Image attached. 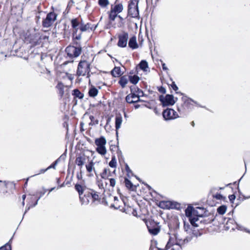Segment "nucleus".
I'll return each instance as SVG.
<instances>
[{
    "mask_svg": "<svg viewBox=\"0 0 250 250\" xmlns=\"http://www.w3.org/2000/svg\"><path fill=\"white\" fill-rule=\"evenodd\" d=\"M170 246H171L170 243L169 242H168L167 243V245H166V248H167V249H168V248H169L170 247Z\"/></svg>",
    "mask_w": 250,
    "mask_h": 250,
    "instance_id": "obj_57",
    "label": "nucleus"
},
{
    "mask_svg": "<svg viewBox=\"0 0 250 250\" xmlns=\"http://www.w3.org/2000/svg\"><path fill=\"white\" fill-rule=\"evenodd\" d=\"M136 97H137V95L135 93L131 92V95L129 94L126 96L125 100L126 102L129 104H133L142 101V100L139 98V97H138V99L136 100H132V99H134Z\"/></svg>",
    "mask_w": 250,
    "mask_h": 250,
    "instance_id": "obj_14",
    "label": "nucleus"
},
{
    "mask_svg": "<svg viewBox=\"0 0 250 250\" xmlns=\"http://www.w3.org/2000/svg\"><path fill=\"white\" fill-rule=\"evenodd\" d=\"M125 169L127 173V176H129V174L132 173L131 170L130 169L129 166L126 164L125 166Z\"/></svg>",
    "mask_w": 250,
    "mask_h": 250,
    "instance_id": "obj_46",
    "label": "nucleus"
},
{
    "mask_svg": "<svg viewBox=\"0 0 250 250\" xmlns=\"http://www.w3.org/2000/svg\"><path fill=\"white\" fill-rule=\"evenodd\" d=\"M180 94L181 95L183 96L181 98L182 101L183 102V104H181V107H177V110L179 112H184L185 109L184 106L188 108H189L190 107V105L192 104L191 102H193V103H194L200 107H204V106L200 105L197 102L185 95L183 93H180Z\"/></svg>",
    "mask_w": 250,
    "mask_h": 250,
    "instance_id": "obj_1",
    "label": "nucleus"
},
{
    "mask_svg": "<svg viewBox=\"0 0 250 250\" xmlns=\"http://www.w3.org/2000/svg\"><path fill=\"white\" fill-rule=\"evenodd\" d=\"M83 196L85 197V198H88L89 199L91 197L90 195V192L85 191Z\"/></svg>",
    "mask_w": 250,
    "mask_h": 250,
    "instance_id": "obj_50",
    "label": "nucleus"
},
{
    "mask_svg": "<svg viewBox=\"0 0 250 250\" xmlns=\"http://www.w3.org/2000/svg\"><path fill=\"white\" fill-rule=\"evenodd\" d=\"M86 161V156L84 154L80 155L76 157L75 163L81 168L84 165Z\"/></svg>",
    "mask_w": 250,
    "mask_h": 250,
    "instance_id": "obj_12",
    "label": "nucleus"
},
{
    "mask_svg": "<svg viewBox=\"0 0 250 250\" xmlns=\"http://www.w3.org/2000/svg\"><path fill=\"white\" fill-rule=\"evenodd\" d=\"M75 188L78 192L79 196H82L84 192L83 187L79 184H76L75 186Z\"/></svg>",
    "mask_w": 250,
    "mask_h": 250,
    "instance_id": "obj_30",
    "label": "nucleus"
},
{
    "mask_svg": "<svg viewBox=\"0 0 250 250\" xmlns=\"http://www.w3.org/2000/svg\"><path fill=\"white\" fill-rule=\"evenodd\" d=\"M159 91L160 92V93H162L163 94H165L166 93V89L163 87V86H161L160 87L159 89H158Z\"/></svg>",
    "mask_w": 250,
    "mask_h": 250,
    "instance_id": "obj_49",
    "label": "nucleus"
},
{
    "mask_svg": "<svg viewBox=\"0 0 250 250\" xmlns=\"http://www.w3.org/2000/svg\"><path fill=\"white\" fill-rule=\"evenodd\" d=\"M147 229L150 233L152 235H156L160 231L159 226L154 225L153 226H147Z\"/></svg>",
    "mask_w": 250,
    "mask_h": 250,
    "instance_id": "obj_19",
    "label": "nucleus"
},
{
    "mask_svg": "<svg viewBox=\"0 0 250 250\" xmlns=\"http://www.w3.org/2000/svg\"><path fill=\"white\" fill-rule=\"evenodd\" d=\"M77 32L73 31L72 34L73 38L74 40H80L81 39V34L77 35Z\"/></svg>",
    "mask_w": 250,
    "mask_h": 250,
    "instance_id": "obj_43",
    "label": "nucleus"
},
{
    "mask_svg": "<svg viewBox=\"0 0 250 250\" xmlns=\"http://www.w3.org/2000/svg\"><path fill=\"white\" fill-rule=\"evenodd\" d=\"M74 44L76 45L75 47H81L80 42L74 41Z\"/></svg>",
    "mask_w": 250,
    "mask_h": 250,
    "instance_id": "obj_53",
    "label": "nucleus"
},
{
    "mask_svg": "<svg viewBox=\"0 0 250 250\" xmlns=\"http://www.w3.org/2000/svg\"><path fill=\"white\" fill-rule=\"evenodd\" d=\"M64 186V183H62V185H60L58 187V188H61Z\"/></svg>",
    "mask_w": 250,
    "mask_h": 250,
    "instance_id": "obj_62",
    "label": "nucleus"
},
{
    "mask_svg": "<svg viewBox=\"0 0 250 250\" xmlns=\"http://www.w3.org/2000/svg\"><path fill=\"white\" fill-rule=\"evenodd\" d=\"M110 186L112 187H114L116 185V180L114 178H109Z\"/></svg>",
    "mask_w": 250,
    "mask_h": 250,
    "instance_id": "obj_45",
    "label": "nucleus"
},
{
    "mask_svg": "<svg viewBox=\"0 0 250 250\" xmlns=\"http://www.w3.org/2000/svg\"><path fill=\"white\" fill-rule=\"evenodd\" d=\"M0 250H11V246L8 244H6L4 246L0 248Z\"/></svg>",
    "mask_w": 250,
    "mask_h": 250,
    "instance_id": "obj_44",
    "label": "nucleus"
},
{
    "mask_svg": "<svg viewBox=\"0 0 250 250\" xmlns=\"http://www.w3.org/2000/svg\"><path fill=\"white\" fill-rule=\"evenodd\" d=\"M189 227V225H188L187 226H186V225L185 224L184 225V228L186 231L188 230V229Z\"/></svg>",
    "mask_w": 250,
    "mask_h": 250,
    "instance_id": "obj_58",
    "label": "nucleus"
},
{
    "mask_svg": "<svg viewBox=\"0 0 250 250\" xmlns=\"http://www.w3.org/2000/svg\"><path fill=\"white\" fill-rule=\"evenodd\" d=\"M57 15L54 12H49L46 16V17L44 19L42 22V25L43 27H49L56 20Z\"/></svg>",
    "mask_w": 250,
    "mask_h": 250,
    "instance_id": "obj_7",
    "label": "nucleus"
},
{
    "mask_svg": "<svg viewBox=\"0 0 250 250\" xmlns=\"http://www.w3.org/2000/svg\"><path fill=\"white\" fill-rule=\"evenodd\" d=\"M111 75L114 77H119L121 75V70L120 67H115L111 72Z\"/></svg>",
    "mask_w": 250,
    "mask_h": 250,
    "instance_id": "obj_24",
    "label": "nucleus"
},
{
    "mask_svg": "<svg viewBox=\"0 0 250 250\" xmlns=\"http://www.w3.org/2000/svg\"><path fill=\"white\" fill-rule=\"evenodd\" d=\"M109 166L111 167L115 168L117 166L116 159L115 156H112L111 160L109 163Z\"/></svg>",
    "mask_w": 250,
    "mask_h": 250,
    "instance_id": "obj_37",
    "label": "nucleus"
},
{
    "mask_svg": "<svg viewBox=\"0 0 250 250\" xmlns=\"http://www.w3.org/2000/svg\"><path fill=\"white\" fill-rule=\"evenodd\" d=\"M82 205H88L89 203V199L88 198H85L84 196H79Z\"/></svg>",
    "mask_w": 250,
    "mask_h": 250,
    "instance_id": "obj_38",
    "label": "nucleus"
},
{
    "mask_svg": "<svg viewBox=\"0 0 250 250\" xmlns=\"http://www.w3.org/2000/svg\"><path fill=\"white\" fill-rule=\"evenodd\" d=\"M189 220L190 221V224L194 227H198V225L196 223L197 221H198V218L197 217L195 216V215H192L191 217H189Z\"/></svg>",
    "mask_w": 250,
    "mask_h": 250,
    "instance_id": "obj_32",
    "label": "nucleus"
},
{
    "mask_svg": "<svg viewBox=\"0 0 250 250\" xmlns=\"http://www.w3.org/2000/svg\"><path fill=\"white\" fill-rule=\"evenodd\" d=\"M119 41L118 45L120 47H125L126 46L127 41L128 39V34L127 32H123L122 34L118 36Z\"/></svg>",
    "mask_w": 250,
    "mask_h": 250,
    "instance_id": "obj_10",
    "label": "nucleus"
},
{
    "mask_svg": "<svg viewBox=\"0 0 250 250\" xmlns=\"http://www.w3.org/2000/svg\"><path fill=\"white\" fill-rule=\"evenodd\" d=\"M38 200H36V202H35L34 204L32 205V207H35L38 204Z\"/></svg>",
    "mask_w": 250,
    "mask_h": 250,
    "instance_id": "obj_60",
    "label": "nucleus"
},
{
    "mask_svg": "<svg viewBox=\"0 0 250 250\" xmlns=\"http://www.w3.org/2000/svg\"><path fill=\"white\" fill-rule=\"evenodd\" d=\"M45 191H43V192L41 191V192H40V196H41V197H42V195H43L45 194Z\"/></svg>",
    "mask_w": 250,
    "mask_h": 250,
    "instance_id": "obj_59",
    "label": "nucleus"
},
{
    "mask_svg": "<svg viewBox=\"0 0 250 250\" xmlns=\"http://www.w3.org/2000/svg\"><path fill=\"white\" fill-rule=\"evenodd\" d=\"M160 61L162 62V65L163 69L164 70H168V68L166 66V64L164 62H163L162 60H161Z\"/></svg>",
    "mask_w": 250,
    "mask_h": 250,
    "instance_id": "obj_52",
    "label": "nucleus"
},
{
    "mask_svg": "<svg viewBox=\"0 0 250 250\" xmlns=\"http://www.w3.org/2000/svg\"><path fill=\"white\" fill-rule=\"evenodd\" d=\"M48 169L46 168V169H42L40 170V173H38V174H40V173H44L45 171H46ZM37 175H38V174H37ZM36 175V174L34 175V176H35Z\"/></svg>",
    "mask_w": 250,
    "mask_h": 250,
    "instance_id": "obj_54",
    "label": "nucleus"
},
{
    "mask_svg": "<svg viewBox=\"0 0 250 250\" xmlns=\"http://www.w3.org/2000/svg\"><path fill=\"white\" fill-rule=\"evenodd\" d=\"M90 195L94 201H96L99 199V195L94 191L91 190V192H90Z\"/></svg>",
    "mask_w": 250,
    "mask_h": 250,
    "instance_id": "obj_41",
    "label": "nucleus"
},
{
    "mask_svg": "<svg viewBox=\"0 0 250 250\" xmlns=\"http://www.w3.org/2000/svg\"><path fill=\"white\" fill-rule=\"evenodd\" d=\"M73 94L77 97H79L80 99L83 98V96L81 92L77 89H74L73 90Z\"/></svg>",
    "mask_w": 250,
    "mask_h": 250,
    "instance_id": "obj_42",
    "label": "nucleus"
},
{
    "mask_svg": "<svg viewBox=\"0 0 250 250\" xmlns=\"http://www.w3.org/2000/svg\"><path fill=\"white\" fill-rule=\"evenodd\" d=\"M65 52L70 58L78 57L82 52V47H74L73 45L68 46Z\"/></svg>",
    "mask_w": 250,
    "mask_h": 250,
    "instance_id": "obj_4",
    "label": "nucleus"
},
{
    "mask_svg": "<svg viewBox=\"0 0 250 250\" xmlns=\"http://www.w3.org/2000/svg\"><path fill=\"white\" fill-rule=\"evenodd\" d=\"M99 4L103 7H105L109 4L108 0H99Z\"/></svg>",
    "mask_w": 250,
    "mask_h": 250,
    "instance_id": "obj_39",
    "label": "nucleus"
},
{
    "mask_svg": "<svg viewBox=\"0 0 250 250\" xmlns=\"http://www.w3.org/2000/svg\"><path fill=\"white\" fill-rule=\"evenodd\" d=\"M111 10L117 13H120L122 12L123 10V5L122 3H119L114 6V7H111Z\"/></svg>",
    "mask_w": 250,
    "mask_h": 250,
    "instance_id": "obj_25",
    "label": "nucleus"
},
{
    "mask_svg": "<svg viewBox=\"0 0 250 250\" xmlns=\"http://www.w3.org/2000/svg\"><path fill=\"white\" fill-rule=\"evenodd\" d=\"M128 79L130 82L134 84H137L140 80L139 77L136 75L129 76Z\"/></svg>",
    "mask_w": 250,
    "mask_h": 250,
    "instance_id": "obj_28",
    "label": "nucleus"
},
{
    "mask_svg": "<svg viewBox=\"0 0 250 250\" xmlns=\"http://www.w3.org/2000/svg\"><path fill=\"white\" fill-rule=\"evenodd\" d=\"M117 17H118L121 21L124 20V19L120 15H118Z\"/></svg>",
    "mask_w": 250,
    "mask_h": 250,
    "instance_id": "obj_64",
    "label": "nucleus"
},
{
    "mask_svg": "<svg viewBox=\"0 0 250 250\" xmlns=\"http://www.w3.org/2000/svg\"><path fill=\"white\" fill-rule=\"evenodd\" d=\"M95 144L97 147L104 146L106 144V140L104 136H101L95 139Z\"/></svg>",
    "mask_w": 250,
    "mask_h": 250,
    "instance_id": "obj_15",
    "label": "nucleus"
},
{
    "mask_svg": "<svg viewBox=\"0 0 250 250\" xmlns=\"http://www.w3.org/2000/svg\"><path fill=\"white\" fill-rule=\"evenodd\" d=\"M72 27L74 28V31L77 32L82 22H80L77 18L73 19L71 21Z\"/></svg>",
    "mask_w": 250,
    "mask_h": 250,
    "instance_id": "obj_18",
    "label": "nucleus"
},
{
    "mask_svg": "<svg viewBox=\"0 0 250 250\" xmlns=\"http://www.w3.org/2000/svg\"><path fill=\"white\" fill-rule=\"evenodd\" d=\"M94 163L92 160H91L87 164L85 165L86 169L87 171L89 173V176H93V174L92 173V172L93 171L96 175H97V172L95 169L94 167Z\"/></svg>",
    "mask_w": 250,
    "mask_h": 250,
    "instance_id": "obj_11",
    "label": "nucleus"
},
{
    "mask_svg": "<svg viewBox=\"0 0 250 250\" xmlns=\"http://www.w3.org/2000/svg\"><path fill=\"white\" fill-rule=\"evenodd\" d=\"M130 88L131 92L133 91H135L138 93V94L136 95V97L137 98L139 97V98H140V97L143 96L144 94L143 91L138 87H136L135 86H130Z\"/></svg>",
    "mask_w": 250,
    "mask_h": 250,
    "instance_id": "obj_27",
    "label": "nucleus"
},
{
    "mask_svg": "<svg viewBox=\"0 0 250 250\" xmlns=\"http://www.w3.org/2000/svg\"><path fill=\"white\" fill-rule=\"evenodd\" d=\"M46 72L48 75H50V71L48 70L47 69H46Z\"/></svg>",
    "mask_w": 250,
    "mask_h": 250,
    "instance_id": "obj_63",
    "label": "nucleus"
},
{
    "mask_svg": "<svg viewBox=\"0 0 250 250\" xmlns=\"http://www.w3.org/2000/svg\"><path fill=\"white\" fill-rule=\"evenodd\" d=\"M160 206L162 208L166 207L167 208L178 210L182 208L181 204L175 201H162L160 202Z\"/></svg>",
    "mask_w": 250,
    "mask_h": 250,
    "instance_id": "obj_8",
    "label": "nucleus"
},
{
    "mask_svg": "<svg viewBox=\"0 0 250 250\" xmlns=\"http://www.w3.org/2000/svg\"><path fill=\"white\" fill-rule=\"evenodd\" d=\"M28 39L30 43H32L34 45L39 44V35L36 33L32 35L30 34Z\"/></svg>",
    "mask_w": 250,
    "mask_h": 250,
    "instance_id": "obj_13",
    "label": "nucleus"
},
{
    "mask_svg": "<svg viewBox=\"0 0 250 250\" xmlns=\"http://www.w3.org/2000/svg\"><path fill=\"white\" fill-rule=\"evenodd\" d=\"M164 118L166 120H170L178 117L177 112L171 108H167L163 112Z\"/></svg>",
    "mask_w": 250,
    "mask_h": 250,
    "instance_id": "obj_9",
    "label": "nucleus"
},
{
    "mask_svg": "<svg viewBox=\"0 0 250 250\" xmlns=\"http://www.w3.org/2000/svg\"><path fill=\"white\" fill-rule=\"evenodd\" d=\"M96 27H97V25L94 26V25H92V24H91V25H90V28H89V30H91V31H92V30H95V29L96 28Z\"/></svg>",
    "mask_w": 250,
    "mask_h": 250,
    "instance_id": "obj_56",
    "label": "nucleus"
},
{
    "mask_svg": "<svg viewBox=\"0 0 250 250\" xmlns=\"http://www.w3.org/2000/svg\"><path fill=\"white\" fill-rule=\"evenodd\" d=\"M159 100L161 102L163 106L173 105L176 102L174 96L170 94H167L165 96H160Z\"/></svg>",
    "mask_w": 250,
    "mask_h": 250,
    "instance_id": "obj_6",
    "label": "nucleus"
},
{
    "mask_svg": "<svg viewBox=\"0 0 250 250\" xmlns=\"http://www.w3.org/2000/svg\"><path fill=\"white\" fill-rule=\"evenodd\" d=\"M31 207H33L32 204L30 205L28 207H26V208H25V212H24V214H25L30 209V208H31Z\"/></svg>",
    "mask_w": 250,
    "mask_h": 250,
    "instance_id": "obj_55",
    "label": "nucleus"
},
{
    "mask_svg": "<svg viewBox=\"0 0 250 250\" xmlns=\"http://www.w3.org/2000/svg\"><path fill=\"white\" fill-rule=\"evenodd\" d=\"M235 195L234 194H231L229 195V198L231 203H233L234 200L235 199Z\"/></svg>",
    "mask_w": 250,
    "mask_h": 250,
    "instance_id": "obj_47",
    "label": "nucleus"
},
{
    "mask_svg": "<svg viewBox=\"0 0 250 250\" xmlns=\"http://www.w3.org/2000/svg\"><path fill=\"white\" fill-rule=\"evenodd\" d=\"M56 87L59 90V94L61 96H62V95L64 94L63 89L64 88H66V87L64 86L61 83H58Z\"/></svg>",
    "mask_w": 250,
    "mask_h": 250,
    "instance_id": "obj_33",
    "label": "nucleus"
},
{
    "mask_svg": "<svg viewBox=\"0 0 250 250\" xmlns=\"http://www.w3.org/2000/svg\"><path fill=\"white\" fill-rule=\"evenodd\" d=\"M62 156L60 157L59 158H58L55 161H54L50 166H49L47 169H50V168H55L56 166L57 165V164L59 163V162L60 161L61 158Z\"/></svg>",
    "mask_w": 250,
    "mask_h": 250,
    "instance_id": "obj_40",
    "label": "nucleus"
},
{
    "mask_svg": "<svg viewBox=\"0 0 250 250\" xmlns=\"http://www.w3.org/2000/svg\"><path fill=\"white\" fill-rule=\"evenodd\" d=\"M90 63L86 61H81L78 65L77 74L78 76H85L86 74L89 75L90 71Z\"/></svg>",
    "mask_w": 250,
    "mask_h": 250,
    "instance_id": "obj_2",
    "label": "nucleus"
},
{
    "mask_svg": "<svg viewBox=\"0 0 250 250\" xmlns=\"http://www.w3.org/2000/svg\"><path fill=\"white\" fill-rule=\"evenodd\" d=\"M197 211L192 207H188L185 210L186 215L188 218L196 214Z\"/></svg>",
    "mask_w": 250,
    "mask_h": 250,
    "instance_id": "obj_20",
    "label": "nucleus"
},
{
    "mask_svg": "<svg viewBox=\"0 0 250 250\" xmlns=\"http://www.w3.org/2000/svg\"><path fill=\"white\" fill-rule=\"evenodd\" d=\"M139 66L142 70L146 71V69L148 68V63L146 61L142 60L139 63Z\"/></svg>",
    "mask_w": 250,
    "mask_h": 250,
    "instance_id": "obj_34",
    "label": "nucleus"
},
{
    "mask_svg": "<svg viewBox=\"0 0 250 250\" xmlns=\"http://www.w3.org/2000/svg\"><path fill=\"white\" fill-rule=\"evenodd\" d=\"M102 178L107 179L109 177L112 176V173L109 168H105L103 172L101 174Z\"/></svg>",
    "mask_w": 250,
    "mask_h": 250,
    "instance_id": "obj_21",
    "label": "nucleus"
},
{
    "mask_svg": "<svg viewBox=\"0 0 250 250\" xmlns=\"http://www.w3.org/2000/svg\"><path fill=\"white\" fill-rule=\"evenodd\" d=\"M171 86L173 89L175 91H176L178 89V87H177L174 82H172Z\"/></svg>",
    "mask_w": 250,
    "mask_h": 250,
    "instance_id": "obj_48",
    "label": "nucleus"
},
{
    "mask_svg": "<svg viewBox=\"0 0 250 250\" xmlns=\"http://www.w3.org/2000/svg\"><path fill=\"white\" fill-rule=\"evenodd\" d=\"M214 197L217 199H221L223 198V196L221 194L217 193Z\"/></svg>",
    "mask_w": 250,
    "mask_h": 250,
    "instance_id": "obj_51",
    "label": "nucleus"
},
{
    "mask_svg": "<svg viewBox=\"0 0 250 250\" xmlns=\"http://www.w3.org/2000/svg\"><path fill=\"white\" fill-rule=\"evenodd\" d=\"M125 187L129 189L134 190L136 188V186H134L132 182L127 178L125 179Z\"/></svg>",
    "mask_w": 250,
    "mask_h": 250,
    "instance_id": "obj_26",
    "label": "nucleus"
},
{
    "mask_svg": "<svg viewBox=\"0 0 250 250\" xmlns=\"http://www.w3.org/2000/svg\"><path fill=\"white\" fill-rule=\"evenodd\" d=\"M138 2L136 3L134 0H131L128 6V15L132 18H136L139 15Z\"/></svg>",
    "mask_w": 250,
    "mask_h": 250,
    "instance_id": "obj_5",
    "label": "nucleus"
},
{
    "mask_svg": "<svg viewBox=\"0 0 250 250\" xmlns=\"http://www.w3.org/2000/svg\"><path fill=\"white\" fill-rule=\"evenodd\" d=\"M128 80V77L126 75L123 76L120 78L119 81V83L120 84L122 88H124L126 86V84L127 83Z\"/></svg>",
    "mask_w": 250,
    "mask_h": 250,
    "instance_id": "obj_22",
    "label": "nucleus"
},
{
    "mask_svg": "<svg viewBox=\"0 0 250 250\" xmlns=\"http://www.w3.org/2000/svg\"><path fill=\"white\" fill-rule=\"evenodd\" d=\"M123 119L121 114L116 115L115 117V128L116 134H118V130L121 127Z\"/></svg>",
    "mask_w": 250,
    "mask_h": 250,
    "instance_id": "obj_17",
    "label": "nucleus"
},
{
    "mask_svg": "<svg viewBox=\"0 0 250 250\" xmlns=\"http://www.w3.org/2000/svg\"><path fill=\"white\" fill-rule=\"evenodd\" d=\"M98 93V90L94 86H91L89 89L88 94L90 97H95Z\"/></svg>",
    "mask_w": 250,
    "mask_h": 250,
    "instance_id": "obj_23",
    "label": "nucleus"
},
{
    "mask_svg": "<svg viewBox=\"0 0 250 250\" xmlns=\"http://www.w3.org/2000/svg\"><path fill=\"white\" fill-rule=\"evenodd\" d=\"M176 242L173 245L174 246H177L178 248H173V250H181L182 247H184L186 244L190 242L192 239V235H190L183 238L178 234L175 235Z\"/></svg>",
    "mask_w": 250,
    "mask_h": 250,
    "instance_id": "obj_3",
    "label": "nucleus"
},
{
    "mask_svg": "<svg viewBox=\"0 0 250 250\" xmlns=\"http://www.w3.org/2000/svg\"><path fill=\"white\" fill-rule=\"evenodd\" d=\"M140 107V105L139 104H136L134 105V107L135 109H138Z\"/></svg>",
    "mask_w": 250,
    "mask_h": 250,
    "instance_id": "obj_61",
    "label": "nucleus"
},
{
    "mask_svg": "<svg viewBox=\"0 0 250 250\" xmlns=\"http://www.w3.org/2000/svg\"><path fill=\"white\" fill-rule=\"evenodd\" d=\"M118 14V13L115 12L110 9V11L108 12V17L110 21H114L116 18L117 17Z\"/></svg>",
    "mask_w": 250,
    "mask_h": 250,
    "instance_id": "obj_31",
    "label": "nucleus"
},
{
    "mask_svg": "<svg viewBox=\"0 0 250 250\" xmlns=\"http://www.w3.org/2000/svg\"><path fill=\"white\" fill-rule=\"evenodd\" d=\"M96 151L102 155H104L106 153V149L105 146L103 147H97Z\"/></svg>",
    "mask_w": 250,
    "mask_h": 250,
    "instance_id": "obj_35",
    "label": "nucleus"
},
{
    "mask_svg": "<svg viewBox=\"0 0 250 250\" xmlns=\"http://www.w3.org/2000/svg\"><path fill=\"white\" fill-rule=\"evenodd\" d=\"M226 210L227 207L225 205H222L218 208L217 212L219 214L223 215L226 212Z\"/></svg>",
    "mask_w": 250,
    "mask_h": 250,
    "instance_id": "obj_36",
    "label": "nucleus"
},
{
    "mask_svg": "<svg viewBox=\"0 0 250 250\" xmlns=\"http://www.w3.org/2000/svg\"><path fill=\"white\" fill-rule=\"evenodd\" d=\"M90 25H91V24L89 23H87L86 24H84L82 22L81 24V26L80 27V30L82 32L88 31L90 28Z\"/></svg>",
    "mask_w": 250,
    "mask_h": 250,
    "instance_id": "obj_29",
    "label": "nucleus"
},
{
    "mask_svg": "<svg viewBox=\"0 0 250 250\" xmlns=\"http://www.w3.org/2000/svg\"><path fill=\"white\" fill-rule=\"evenodd\" d=\"M128 46L132 49H135L138 47L136 36H133L130 38L128 42Z\"/></svg>",
    "mask_w": 250,
    "mask_h": 250,
    "instance_id": "obj_16",
    "label": "nucleus"
}]
</instances>
